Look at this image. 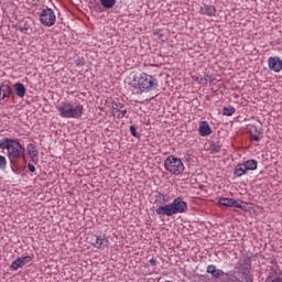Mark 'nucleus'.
<instances>
[{
  "label": "nucleus",
  "instance_id": "15",
  "mask_svg": "<svg viewBox=\"0 0 282 282\" xmlns=\"http://www.w3.org/2000/svg\"><path fill=\"white\" fill-rule=\"evenodd\" d=\"M13 89L18 98H25V86L22 83H15Z\"/></svg>",
  "mask_w": 282,
  "mask_h": 282
},
{
  "label": "nucleus",
  "instance_id": "22",
  "mask_svg": "<svg viewBox=\"0 0 282 282\" xmlns=\"http://www.w3.org/2000/svg\"><path fill=\"white\" fill-rule=\"evenodd\" d=\"M192 79L198 83V85H208V79L205 77L192 76Z\"/></svg>",
  "mask_w": 282,
  "mask_h": 282
},
{
  "label": "nucleus",
  "instance_id": "20",
  "mask_svg": "<svg viewBox=\"0 0 282 282\" xmlns=\"http://www.w3.org/2000/svg\"><path fill=\"white\" fill-rule=\"evenodd\" d=\"M218 204L220 206H225L226 208H231V206H232V198H220L218 200Z\"/></svg>",
  "mask_w": 282,
  "mask_h": 282
},
{
  "label": "nucleus",
  "instance_id": "12",
  "mask_svg": "<svg viewBox=\"0 0 282 282\" xmlns=\"http://www.w3.org/2000/svg\"><path fill=\"white\" fill-rule=\"evenodd\" d=\"M199 13L204 17H215L217 14V9L215 8V6L205 4L200 7Z\"/></svg>",
  "mask_w": 282,
  "mask_h": 282
},
{
  "label": "nucleus",
  "instance_id": "5",
  "mask_svg": "<svg viewBox=\"0 0 282 282\" xmlns=\"http://www.w3.org/2000/svg\"><path fill=\"white\" fill-rule=\"evenodd\" d=\"M165 170L171 173V175H182L184 173V162L177 156L170 155L164 161Z\"/></svg>",
  "mask_w": 282,
  "mask_h": 282
},
{
  "label": "nucleus",
  "instance_id": "14",
  "mask_svg": "<svg viewBox=\"0 0 282 282\" xmlns=\"http://www.w3.org/2000/svg\"><path fill=\"white\" fill-rule=\"evenodd\" d=\"M12 94V87L8 84L0 85V100H6Z\"/></svg>",
  "mask_w": 282,
  "mask_h": 282
},
{
  "label": "nucleus",
  "instance_id": "36",
  "mask_svg": "<svg viewBox=\"0 0 282 282\" xmlns=\"http://www.w3.org/2000/svg\"><path fill=\"white\" fill-rule=\"evenodd\" d=\"M12 169V171H13V173H14V167H11Z\"/></svg>",
  "mask_w": 282,
  "mask_h": 282
},
{
  "label": "nucleus",
  "instance_id": "24",
  "mask_svg": "<svg viewBox=\"0 0 282 282\" xmlns=\"http://www.w3.org/2000/svg\"><path fill=\"white\" fill-rule=\"evenodd\" d=\"M8 167V159L4 155H0V171H6Z\"/></svg>",
  "mask_w": 282,
  "mask_h": 282
},
{
  "label": "nucleus",
  "instance_id": "18",
  "mask_svg": "<svg viewBox=\"0 0 282 282\" xmlns=\"http://www.w3.org/2000/svg\"><path fill=\"white\" fill-rule=\"evenodd\" d=\"M26 153H28L29 158H31V160H34V158H36V155H39V150H36V145L29 143L26 145Z\"/></svg>",
  "mask_w": 282,
  "mask_h": 282
},
{
  "label": "nucleus",
  "instance_id": "29",
  "mask_svg": "<svg viewBox=\"0 0 282 282\" xmlns=\"http://www.w3.org/2000/svg\"><path fill=\"white\" fill-rule=\"evenodd\" d=\"M154 36H159V39H162L163 34H162V30H155L153 32Z\"/></svg>",
  "mask_w": 282,
  "mask_h": 282
},
{
  "label": "nucleus",
  "instance_id": "13",
  "mask_svg": "<svg viewBox=\"0 0 282 282\" xmlns=\"http://www.w3.org/2000/svg\"><path fill=\"white\" fill-rule=\"evenodd\" d=\"M198 133L203 138H206V135H210L213 133V129L210 128V124H208V121H202L199 123Z\"/></svg>",
  "mask_w": 282,
  "mask_h": 282
},
{
  "label": "nucleus",
  "instance_id": "25",
  "mask_svg": "<svg viewBox=\"0 0 282 282\" xmlns=\"http://www.w3.org/2000/svg\"><path fill=\"white\" fill-rule=\"evenodd\" d=\"M213 279H219V276H224V271L221 269H216V271H214L212 273Z\"/></svg>",
  "mask_w": 282,
  "mask_h": 282
},
{
  "label": "nucleus",
  "instance_id": "33",
  "mask_svg": "<svg viewBox=\"0 0 282 282\" xmlns=\"http://www.w3.org/2000/svg\"><path fill=\"white\" fill-rule=\"evenodd\" d=\"M150 263H151V265H156L158 260H155V258H152V259H150Z\"/></svg>",
  "mask_w": 282,
  "mask_h": 282
},
{
  "label": "nucleus",
  "instance_id": "9",
  "mask_svg": "<svg viewBox=\"0 0 282 282\" xmlns=\"http://www.w3.org/2000/svg\"><path fill=\"white\" fill-rule=\"evenodd\" d=\"M169 202H171V196H169V194L159 192L154 196V204L158 206L156 208H164V206H169Z\"/></svg>",
  "mask_w": 282,
  "mask_h": 282
},
{
  "label": "nucleus",
  "instance_id": "28",
  "mask_svg": "<svg viewBox=\"0 0 282 282\" xmlns=\"http://www.w3.org/2000/svg\"><path fill=\"white\" fill-rule=\"evenodd\" d=\"M231 208H243L239 202L236 199L231 198Z\"/></svg>",
  "mask_w": 282,
  "mask_h": 282
},
{
  "label": "nucleus",
  "instance_id": "11",
  "mask_svg": "<svg viewBox=\"0 0 282 282\" xmlns=\"http://www.w3.org/2000/svg\"><path fill=\"white\" fill-rule=\"evenodd\" d=\"M30 261H32L31 256L20 257L11 263L10 268H11V270H13V272H17V270H19V268H23V265H28V263H30Z\"/></svg>",
  "mask_w": 282,
  "mask_h": 282
},
{
  "label": "nucleus",
  "instance_id": "21",
  "mask_svg": "<svg viewBox=\"0 0 282 282\" xmlns=\"http://www.w3.org/2000/svg\"><path fill=\"white\" fill-rule=\"evenodd\" d=\"M102 8H107L108 10L116 6V0H100Z\"/></svg>",
  "mask_w": 282,
  "mask_h": 282
},
{
  "label": "nucleus",
  "instance_id": "10",
  "mask_svg": "<svg viewBox=\"0 0 282 282\" xmlns=\"http://www.w3.org/2000/svg\"><path fill=\"white\" fill-rule=\"evenodd\" d=\"M268 65L271 72H275V74H279V72H281L282 69V59L279 56H271L268 58Z\"/></svg>",
  "mask_w": 282,
  "mask_h": 282
},
{
  "label": "nucleus",
  "instance_id": "8",
  "mask_svg": "<svg viewBox=\"0 0 282 282\" xmlns=\"http://www.w3.org/2000/svg\"><path fill=\"white\" fill-rule=\"evenodd\" d=\"M111 113L113 118H118L120 120L127 116V109L121 102H112Z\"/></svg>",
  "mask_w": 282,
  "mask_h": 282
},
{
  "label": "nucleus",
  "instance_id": "31",
  "mask_svg": "<svg viewBox=\"0 0 282 282\" xmlns=\"http://www.w3.org/2000/svg\"><path fill=\"white\" fill-rule=\"evenodd\" d=\"M205 78L207 79V83H213L215 80L210 75H205Z\"/></svg>",
  "mask_w": 282,
  "mask_h": 282
},
{
  "label": "nucleus",
  "instance_id": "32",
  "mask_svg": "<svg viewBox=\"0 0 282 282\" xmlns=\"http://www.w3.org/2000/svg\"><path fill=\"white\" fill-rule=\"evenodd\" d=\"M271 282H282V276H276Z\"/></svg>",
  "mask_w": 282,
  "mask_h": 282
},
{
  "label": "nucleus",
  "instance_id": "27",
  "mask_svg": "<svg viewBox=\"0 0 282 282\" xmlns=\"http://www.w3.org/2000/svg\"><path fill=\"white\" fill-rule=\"evenodd\" d=\"M216 270H217V267H215V264H209V265L207 267L206 272H207V274H212V275H213V273H214Z\"/></svg>",
  "mask_w": 282,
  "mask_h": 282
},
{
  "label": "nucleus",
  "instance_id": "7",
  "mask_svg": "<svg viewBox=\"0 0 282 282\" xmlns=\"http://www.w3.org/2000/svg\"><path fill=\"white\" fill-rule=\"evenodd\" d=\"M91 246L97 250H105V248H109V238L107 235H97L93 238Z\"/></svg>",
  "mask_w": 282,
  "mask_h": 282
},
{
  "label": "nucleus",
  "instance_id": "19",
  "mask_svg": "<svg viewBox=\"0 0 282 282\" xmlns=\"http://www.w3.org/2000/svg\"><path fill=\"white\" fill-rule=\"evenodd\" d=\"M245 165V169L247 171H257V166H258V163L256 160H248L246 161L245 163H242Z\"/></svg>",
  "mask_w": 282,
  "mask_h": 282
},
{
  "label": "nucleus",
  "instance_id": "2",
  "mask_svg": "<svg viewBox=\"0 0 282 282\" xmlns=\"http://www.w3.org/2000/svg\"><path fill=\"white\" fill-rule=\"evenodd\" d=\"M56 109L61 118L79 120L83 118V112L85 107H83L80 101H62L56 106Z\"/></svg>",
  "mask_w": 282,
  "mask_h": 282
},
{
  "label": "nucleus",
  "instance_id": "3",
  "mask_svg": "<svg viewBox=\"0 0 282 282\" xmlns=\"http://www.w3.org/2000/svg\"><path fill=\"white\" fill-rule=\"evenodd\" d=\"M130 85L134 89H140L141 94H147L153 91V89H158V78L147 73H139L133 75Z\"/></svg>",
  "mask_w": 282,
  "mask_h": 282
},
{
  "label": "nucleus",
  "instance_id": "4",
  "mask_svg": "<svg viewBox=\"0 0 282 282\" xmlns=\"http://www.w3.org/2000/svg\"><path fill=\"white\" fill-rule=\"evenodd\" d=\"M188 210V204L184 202V198L176 197L172 203H169L166 206L155 209L156 215L173 217V215H182Z\"/></svg>",
  "mask_w": 282,
  "mask_h": 282
},
{
  "label": "nucleus",
  "instance_id": "23",
  "mask_svg": "<svg viewBox=\"0 0 282 282\" xmlns=\"http://www.w3.org/2000/svg\"><path fill=\"white\" fill-rule=\"evenodd\" d=\"M236 109L232 106L225 107L223 109V116H232L235 113Z\"/></svg>",
  "mask_w": 282,
  "mask_h": 282
},
{
  "label": "nucleus",
  "instance_id": "6",
  "mask_svg": "<svg viewBox=\"0 0 282 282\" xmlns=\"http://www.w3.org/2000/svg\"><path fill=\"white\" fill-rule=\"evenodd\" d=\"M40 22L45 28H52L53 25H55L56 24V13L54 12V10H52L50 8L42 10V12L40 14Z\"/></svg>",
  "mask_w": 282,
  "mask_h": 282
},
{
  "label": "nucleus",
  "instance_id": "16",
  "mask_svg": "<svg viewBox=\"0 0 282 282\" xmlns=\"http://www.w3.org/2000/svg\"><path fill=\"white\" fill-rule=\"evenodd\" d=\"M250 134L253 142H259V140H261V129H258L256 126L251 127Z\"/></svg>",
  "mask_w": 282,
  "mask_h": 282
},
{
  "label": "nucleus",
  "instance_id": "26",
  "mask_svg": "<svg viewBox=\"0 0 282 282\" xmlns=\"http://www.w3.org/2000/svg\"><path fill=\"white\" fill-rule=\"evenodd\" d=\"M130 133L133 135V138H140V133L138 132L135 126H130Z\"/></svg>",
  "mask_w": 282,
  "mask_h": 282
},
{
  "label": "nucleus",
  "instance_id": "35",
  "mask_svg": "<svg viewBox=\"0 0 282 282\" xmlns=\"http://www.w3.org/2000/svg\"><path fill=\"white\" fill-rule=\"evenodd\" d=\"M24 31L28 32V28H23V29H22V32H24Z\"/></svg>",
  "mask_w": 282,
  "mask_h": 282
},
{
  "label": "nucleus",
  "instance_id": "1",
  "mask_svg": "<svg viewBox=\"0 0 282 282\" xmlns=\"http://www.w3.org/2000/svg\"><path fill=\"white\" fill-rule=\"evenodd\" d=\"M0 149L7 151L9 160H23L25 158V147L21 144L19 139L2 138Z\"/></svg>",
  "mask_w": 282,
  "mask_h": 282
},
{
  "label": "nucleus",
  "instance_id": "17",
  "mask_svg": "<svg viewBox=\"0 0 282 282\" xmlns=\"http://www.w3.org/2000/svg\"><path fill=\"white\" fill-rule=\"evenodd\" d=\"M246 173H248V170H246V165L243 163L236 165L234 170V174L236 175V177H241L246 175Z\"/></svg>",
  "mask_w": 282,
  "mask_h": 282
},
{
  "label": "nucleus",
  "instance_id": "34",
  "mask_svg": "<svg viewBox=\"0 0 282 282\" xmlns=\"http://www.w3.org/2000/svg\"><path fill=\"white\" fill-rule=\"evenodd\" d=\"M214 151L217 153L219 151V147L214 148Z\"/></svg>",
  "mask_w": 282,
  "mask_h": 282
},
{
  "label": "nucleus",
  "instance_id": "30",
  "mask_svg": "<svg viewBox=\"0 0 282 282\" xmlns=\"http://www.w3.org/2000/svg\"><path fill=\"white\" fill-rule=\"evenodd\" d=\"M28 169H29V171H30L31 173H34V171H36V167H34V164H32V163H29V164H28Z\"/></svg>",
  "mask_w": 282,
  "mask_h": 282
}]
</instances>
